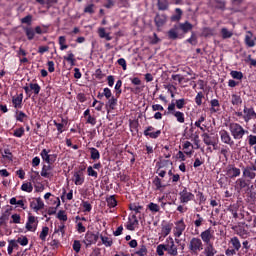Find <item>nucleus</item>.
I'll return each instance as SVG.
<instances>
[{
	"label": "nucleus",
	"instance_id": "6ab92c4d",
	"mask_svg": "<svg viewBox=\"0 0 256 256\" xmlns=\"http://www.w3.org/2000/svg\"><path fill=\"white\" fill-rule=\"evenodd\" d=\"M152 183L155 187V191H163V189L167 187V185H163V183L161 182V178H159V176H156L153 179Z\"/></svg>",
	"mask_w": 256,
	"mask_h": 256
},
{
	"label": "nucleus",
	"instance_id": "393cba45",
	"mask_svg": "<svg viewBox=\"0 0 256 256\" xmlns=\"http://www.w3.org/2000/svg\"><path fill=\"white\" fill-rule=\"evenodd\" d=\"M245 43L247 47H255V41L253 40V33L248 31L245 36Z\"/></svg>",
	"mask_w": 256,
	"mask_h": 256
},
{
	"label": "nucleus",
	"instance_id": "bb28decb",
	"mask_svg": "<svg viewBox=\"0 0 256 256\" xmlns=\"http://www.w3.org/2000/svg\"><path fill=\"white\" fill-rule=\"evenodd\" d=\"M90 151V159L92 161H98V159H101V154L99 153V150L97 148H89Z\"/></svg>",
	"mask_w": 256,
	"mask_h": 256
},
{
	"label": "nucleus",
	"instance_id": "0e129e2a",
	"mask_svg": "<svg viewBox=\"0 0 256 256\" xmlns=\"http://www.w3.org/2000/svg\"><path fill=\"white\" fill-rule=\"evenodd\" d=\"M82 207H83L84 211H86V213L91 212V209H93V207L91 206V203H89L87 201L82 202Z\"/></svg>",
	"mask_w": 256,
	"mask_h": 256
},
{
	"label": "nucleus",
	"instance_id": "37998d69",
	"mask_svg": "<svg viewBox=\"0 0 256 256\" xmlns=\"http://www.w3.org/2000/svg\"><path fill=\"white\" fill-rule=\"evenodd\" d=\"M29 88L30 91H33L36 95H39V93L41 92V86H39V84L37 83H30Z\"/></svg>",
	"mask_w": 256,
	"mask_h": 256
},
{
	"label": "nucleus",
	"instance_id": "c9c22d12",
	"mask_svg": "<svg viewBox=\"0 0 256 256\" xmlns=\"http://www.w3.org/2000/svg\"><path fill=\"white\" fill-rule=\"evenodd\" d=\"M47 235H49V227L44 226L40 232L39 239H41V241H47Z\"/></svg>",
	"mask_w": 256,
	"mask_h": 256
},
{
	"label": "nucleus",
	"instance_id": "f3484780",
	"mask_svg": "<svg viewBox=\"0 0 256 256\" xmlns=\"http://www.w3.org/2000/svg\"><path fill=\"white\" fill-rule=\"evenodd\" d=\"M31 209H34V211H41L45 207V203H43V200L41 198H37L36 202L32 201L30 203Z\"/></svg>",
	"mask_w": 256,
	"mask_h": 256
},
{
	"label": "nucleus",
	"instance_id": "e433bc0d",
	"mask_svg": "<svg viewBox=\"0 0 256 256\" xmlns=\"http://www.w3.org/2000/svg\"><path fill=\"white\" fill-rule=\"evenodd\" d=\"M222 39H231L233 37V32L229 31L227 28L221 29Z\"/></svg>",
	"mask_w": 256,
	"mask_h": 256
},
{
	"label": "nucleus",
	"instance_id": "a878e982",
	"mask_svg": "<svg viewBox=\"0 0 256 256\" xmlns=\"http://www.w3.org/2000/svg\"><path fill=\"white\" fill-rule=\"evenodd\" d=\"M101 241H102V245L106 246V247H112L113 246V239L109 236H103V234L99 235Z\"/></svg>",
	"mask_w": 256,
	"mask_h": 256
},
{
	"label": "nucleus",
	"instance_id": "8fccbe9b",
	"mask_svg": "<svg viewBox=\"0 0 256 256\" xmlns=\"http://www.w3.org/2000/svg\"><path fill=\"white\" fill-rule=\"evenodd\" d=\"M213 29L209 28V27H205L202 30V37H213Z\"/></svg>",
	"mask_w": 256,
	"mask_h": 256
},
{
	"label": "nucleus",
	"instance_id": "b1692460",
	"mask_svg": "<svg viewBox=\"0 0 256 256\" xmlns=\"http://www.w3.org/2000/svg\"><path fill=\"white\" fill-rule=\"evenodd\" d=\"M12 103L15 109H21L23 103V94H19L17 97L12 99Z\"/></svg>",
	"mask_w": 256,
	"mask_h": 256
},
{
	"label": "nucleus",
	"instance_id": "412c9836",
	"mask_svg": "<svg viewBox=\"0 0 256 256\" xmlns=\"http://www.w3.org/2000/svg\"><path fill=\"white\" fill-rule=\"evenodd\" d=\"M158 11H169V0H157Z\"/></svg>",
	"mask_w": 256,
	"mask_h": 256
},
{
	"label": "nucleus",
	"instance_id": "680f3d73",
	"mask_svg": "<svg viewBox=\"0 0 256 256\" xmlns=\"http://www.w3.org/2000/svg\"><path fill=\"white\" fill-rule=\"evenodd\" d=\"M57 219H59V221H67V214H65V210H60L58 212Z\"/></svg>",
	"mask_w": 256,
	"mask_h": 256
},
{
	"label": "nucleus",
	"instance_id": "2f4dec72",
	"mask_svg": "<svg viewBox=\"0 0 256 256\" xmlns=\"http://www.w3.org/2000/svg\"><path fill=\"white\" fill-rule=\"evenodd\" d=\"M215 9H219L220 11H225L227 2L225 0H214Z\"/></svg>",
	"mask_w": 256,
	"mask_h": 256
},
{
	"label": "nucleus",
	"instance_id": "f03ea898",
	"mask_svg": "<svg viewBox=\"0 0 256 256\" xmlns=\"http://www.w3.org/2000/svg\"><path fill=\"white\" fill-rule=\"evenodd\" d=\"M229 131L235 141H241V139L245 137L246 133H249V131L245 130V128H243L239 123H230Z\"/></svg>",
	"mask_w": 256,
	"mask_h": 256
},
{
	"label": "nucleus",
	"instance_id": "423d86ee",
	"mask_svg": "<svg viewBox=\"0 0 256 256\" xmlns=\"http://www.w3.org/2000/svg\"><path fill=\"white\" fill-rule=\"evenodd\" d=\"M154 23L157 31H161V27H165V25H167L166 14H160L159 12H157L154 17Z\"/></svg>",
	"mask_w": 256,
	"mask_h": 256
},
{
	"label": "nucleus",
	"instance_id": "39448f33",
	"mask_svg": "<svg viewBox=\"0 0 256 256\" xmlns=\"http://www.w3.org/2000/svg\"><path fill=\"white\" fill-rule=\"evenodd\" d=\"M97 241H99V232L95 234L93 232L88 231L85 235V239L83 240V243L84 245H86V247H91V245H95Z\"/></svg>",
	"mask_w": 256,
	"mask_h": 256
},
{
	"label": "nucleus",
	"instance_id": "72a5a7b5",
	"mask_svg": "<svg viewBox=\"0 0 256 256\" xmlns=\"http://www.w3.org/2000/svg\"><path fill=\"white\" fill-rule=\"evenodd\" d=\"M19 248V244H17L16 240H10L8 245V255L13 254V249Z\"/></svg>",
	"mask_w": 256,
	"mask_h": 256
},
{
	"label": "nucleus",
	"instance_id": "9d476101",
	"mask_svg": "<svg viewBox=\"0 0 256 256\" xmlns=\"http://www.w3.org/2000/svg\"><path fill=\"white\" fill-rule=\"evenodd\" d=\"M226 175L230 179H234V177H239L241 175V169L235 167V165H228L226 168Z\"/></svg>",
	"mask_w": 256,
	"mask_h": 256
},
{
	"label": "nucleus",
	"instance_id": "7c9ffc66",
	"mask_svg": "<svg viewBox=\"0 0 256 256\" xmlns=\"http://www.w3.org/2000/svg\"><path fill=\"white\" fill-rule=\"evenodd\" d=\"M232 229L234 231H237L238 235H240L241 237H245V235H247V230H245V228H243V226L241 225H234L232 226Z\"/></svg>",
	"mask_w": 256,
	"mask_h": 256
},
{
	"label": "nucleus",
	"instance_id": "a19ab883",
	"mask_svg": "<svg viewBox=\"0 0 256 256\" xmlns=\"http://www.w3.org/2000/svg\"><path fill=\"white\" fill-rule=\"evenodd\" d=\"M106 203L108 207H117V199H115V195H112L106 199Z\"/></svg>",
	"mask_w": 256,
	"mask_h": 256
},
{
	"label": "nucleus",
	"instance_id": "a211bd4d",
	"mask_svg": "<svg viewBox=\"0 0 256 256\" xmlns=\"http://www.w3.org/2000/svg\"><path fill=\"white\" fill-rule=\"evenodd\" d=\"M213 238V234H211V230L207 229L204 232L201 233V239L202 241H204V243L206 245H210L211 243V239Z\"/></svg>",
	"mask_w": 256,
	"mask_h": 256
},
{
	"label": "nucleus",
	"instance_id": "603ef678",
	"mask_svg": "<svg viewBox=\"0 0 256 256\" xmlns=\"http://www.w3.org/2000/svg\"><path fill=\"white\" fill-rule=\"evenodd\" d=\"M94 169L95 168H93V166H89L87 168V173L89 177H94V179H97V177H99V174Z\"/></svg>",
	"mask_w": 256,
	"mask_h": 256
},
{
	"label": "nucleus",
	"instance_id": "3c124183",
	"mask_svg": "<svg viewBox=\"0 0 256 256\" xmlns=\"http://www.w3.org/2000/svg\"><path fill=\"white\" fill-rule=\"evenodd\" d=\"M236 185L238 187V189H245V187H247L249 184H247V181H245V179L240 178L236 181Z\"/></svg>",
	"mask_w": 256,
	"mask_h": 256
},
{
	"label": "nucleus",
	"instance_id": "c85d7f7f",
	"mask_svg": "<svg viewBox=\"0 0 256 256\" xmlns=\"http://www.w3.org/2000/svg\"><path fill=\"white\" fill-rule=\"evenodd\" d=\"M232 105L235 107H239L243 103V99H241V96L237 94H232V100H231Z\"/></svg>",
	"mask_w": 256,
	"mask_h": 256
},
{
	"label": "nucleus",
	"instance_id": "58836bf2",
	"mask_svg": "<svg viewBox=\"0 0 256 256\" xmlns=\"http://www.w3.org/2000/svg\"><path fill=\"white\" fill-rule=\"evenodd\" d=\"M15 241L17 244L19 243V245H22V247H26V245H29V239L27 238V236L18 237Z\"/></svg>",
	"mask_w": 256,
	"mask_h": 256
},
{
	"label": "nucleus",
	"instance_id": "4be33fe9",
	"mask_svg": "<svg viewBox=\"0 0 256 256\" xmlns=\"http://www.w3.org/2000/svg\"><path fill=\"white\" fill-rule=\"evenodd\" d=\"M23 29L28 41H33L35 39V30L32 27H24Z\"/></svg>",
	"mask_w": 256,
	"mask_h": 256
},
{
	"label": "nucleus",
	"instance_id": "4c0bfd02",
	"mask_svg": "<svg viewBox=\"0 0 256 256\" xmlns=\"http://www.w3.org/2000/svg\"><path fill=\"white\" fill-rule=\"evenodd\" d=\"M64 60L68 61L72 67L75 65V54L73 52H69L68 56H64Z\"/></svg>",
	"mask_w": 256,
	"mask_h": 256
},
{
	"label": "nucleus",
	"instance_id": "09e8293b",
	"mask_svg": "<svg viewBox=\"0 0 256 256\" xmlns=\"http://www.w3.org/2000/svg\"><path fill=\"white\" fill-rule=\"evenodd\" d=\"M21 190L26 191V193H31L33 191V184H31V182L22 184Z\"/></svg>",
	"mask_w": 256,
	"mask_h": 256
},
{
	"label": "nucleus",
	"instance_id": "dca6fc26",
	"mask_svg": "<svg viewBox=\"0 0 256 256\" xmlns=\"http://www.w3.org/2000/svg\"><path fill=\"white\" fill-rule=\"evenodd\" d=\"M168 239L170 241V244L166 245L167 246L166 251L169 253V255L177 256L178 252H177V246H175V241L171 237H169Z\"/></svg>",
	"mask_w": 256,
	"mask_h": 256
},
{
	"label": "nucleus",
	"instance_id": "6e6d98bb",
	"mask_svg": "<svg viewBox=\"0 0 256 256\" xmlns=\"http://www.w3.org/2000/svg\"><path fill=\"white\" fill-rule=\"evenodd\" d=\"M84 13H89L90 15H93L95 13V4H88L84 8Z\"/></svg>",
	"mask_w": 256,
	"mask_h": 256
},
{
	"label": "nucleus",
	"instance_id": "338daca9",
	"mask_svg": "<svg viewBox=\"0 0 256 256\" xmlns=\"http://www.w3.org/2000/svg\"><path fill=\"white\" fill-rule=\"evenodd\" d=\"M175 105L177 109H183V107H185V99L182 98V99L176 100Z\"/></svg>",
	"mask_w": 256,
	"mask_h": 256
},
{
	"label": "nucleus",
	"instance_id": "4d7b16f0",
	"mask_svg": "<svg viewBox=\"0 0 256 256\" xmlns=\"http://www.w3.org/2000/svg\"><path fill=\"white\" fill-rule=\"evenodd\" d=\"M4 159H8V161H13V153H11V150L5 149L4 154L2 155Z\"/></svg>",
	"mask_w": 256,
	"mask_h": 256
},
{
	"label": "nucleus",
	"instance_id": "0eeeda50",
	"mask_svg": "<svg viewBox=\"0 0 256 256\" xmlns=\"http://www.w3.org/2000/svg\"><path fill=\"white\" fill-rule=\"evenodd\" d=\"M220 139L224 145H229V147H233L235 145V141L231 138V134L225 129L219 131Z\"/></svg>",
	"mask_w": 256,
	"mask_h": 256
},
{
	"label": "nucleus",
	"instance_id": "6e6552de",
	"mask_svg": "<svg viewBox=\"0 0 256 256\" xmlns=\"http://www.w3.org/2000/svg\"><path fill=\"white\" fill-rule=\"evenodd\" d=\"M179 196L180 203H188L189 201H193V199H195V195L187 191L186 187H184L183 190L179 193Z\"/></svg>",
	"mask_w": 256,
	"mask_h": 256
},
{
	"label": "nucleus",
	"instance_id": "774afa93",
	"mask_svg": "<svg viewBox=\"0 0 256 256\" xmlns=\"http://www.w3.org/2000/svg\"><path fill=\"white\" fill-rule=\"evenodd\" d=\"M248 143L250 147H253V145L256 146V136L255 135L248 136Z\"/></svg>",
	"mask_w": 256,
	"mask_h": 256
},
{
	"label": "nucleus",
	"instance_id": "bf43d9fd",
	"mask_svg": "<svg viewBox=\"0 0 256 256\" xmlns=\"http://www.w3.org/2000/svg\"><path fill=\"white\" fill-rule=\"evenodd\" d=\"M194 225H201L203 223V217L200 214H196L193 216Z\"/></svg>",
	"mask_w": 256,
	"mask_h": 256
},
{
	"label": "nucleus",
	"instance_id": "473e14b6",
	"mask_svg": "<svg viewBox=\"0 0 256 256\" xmlns=\"http://www.w3.org/2000/svg\"><path fill=\"white\" fill-rule=\"evenodd\" d=\"M183 231H185V225H177L173 230L174 236L180 237L183 235Z\"/></svg>",
	"mask_w": 256,
	"mask_h": 256
},
{
	"label": "nucleus",
	"instance_id": "c03bdc74",
	"mask_svg": "<svg viewBox=\"0 0 256 256\" xmlns=\"http://www.w3.org/2000/svg\"><path fill=\"white\" fill-rule=\"evenodd\" d=\"M21 23L23 25H29L31 26L33 23V15L28 14L27 16H25L24 18L21 19Z\"/></svg>",
	"mask_w": 256,
	"mask_h": 256
},
{
	"label": "nucleus",
	"instance_id": "49530a36",
	"mask_svg": "<svg viewBox=\"0 0 256 256\" xmlns=\"http://www.w3.org/2000/svg\"><path fill=\"white\" fill-rule=\"evenodd\" d=\"M164 251H167V245L165 244H159L156 248V253L157 255L159 256H163L165 255V252Z\"/></svg>",
	"mask_w": 256,
	"mask_h": 256
},
{
	"label": "nucleus",
	"instance_id": "aec40b11",
	"mask_svg": "<svg viewBox=\"0 0 256 256\" xmlns=\"http://www.w3.org/2000/svg\"><path fill=\"white\" fill-rule=\"evenodd\" d=\"M210 105H211V108H210L211 113H219V111H221V104L217 99H212L210 101Z\"/></svg>",
	"mask_w": 256,
	"mask_h": 256
},
{
	"label": "nucleus",
	"instance_id": "f257e3e1",
	"mask_svg": "<svg viewBox=\"0 0 256 256\" xmlns=\"http://www.w3.org/2000/svg\"><path fill=\"white\" fill-rule=\"evenodd\" d=\"M40 157H42V161L47 163L48 165H44L41 171V177H45L49 179V177H53V174L49 171H53V163L57 161V154H51V149H43L40 153Z\"/></svg>",
	"mask_w": 256,
	"mask_h": 256
},
{
	"label": "nucleus",
	"instance_id": "1a4fd4ad",
	"mask_svg": "<svg viewBox=\"0 0 256 256\" xmlns=\"http://www.w3.org/2000/svg\"><path fill=\"white\" fill-rule=\"evenodd\" d=\"M178 30L179 28L177 27V25H174L173 28H171L167 32V37L168 39H170V41H177V39H183L184 35L179 34V32H177Z\"/></svg>",
	"mask_w": 256,
	"mask_h": 256
},
{
	"label": "nucleus",
	"instance_id": "cd10ccee",
	"mask_svg": "<svg viewBox=\"0 0 256 256\" xmlns=\"http://www.w3.org/2000/svg\"><path fill=\"white\" fill-rule=\"evenodd\" d=\"M204 253L206 256H215V253H217V250H215V247H213L212 244H206V247L204 249Z\"/></svg>",
	"mask_w": 256,
	"mask_h": 256
},
{
	"label": "nucleus",
	"instance_id": "f704fd0d",
	"mask_svg": "<svg viewBox=\"0 0 256 256\" xmlns=\"http://www.w3.org/2000/svg\"><path fill=\"white\" fill-rule=\"evenodd\" d=\"M230 243L232 244V247L236 251H239V249H241V242L239 241V238H237V237L231 238Z\"/></svg>",
	"mask_w": 256,
	"mask_h": 256
},
{
	"label": "nucleus",
	"instance_id": "052dcab7",
	"mask_svg": "<svg viewBox=\"0 0 256 256\" xmlns=\"http://www.w3.org/2000/svg\"><path fill=\"white\" fill-rule=\"evenodd\" d=\"M106 97V99H111L113 97V93H111V89L104 88L103 93L101 94V97Z\"/></svg>",
	"mask_w": 256,
	"mask_h": 256
},
{
	"label": "nucleus",
	"instance_id": "79ce46f5",
	"mask_svg": "<svg viewBox=\"0 0 256 256\" xmlns=\"http://www.w3.org/2000/svg\"><path fill=\"white\" fill-rule=\"evenodd\" d=\"M202 137H203V142L205 143V145L215 146V142H213V140L211 139V136L208 133L202 134Z\"/></svg>",
	"mask_w": 256,
	"mask_h": 256
},
{
	"label": "nucleus",
	"instance_id": "864d4df0",
	"mask_svg": "<svg viewBox=\"0 0 256 256\" xmlns=\"http://www.w3.org/2000/svg\"><path fill=\"white\" fill-rule=\"evenodd\" d=\"M186 43H190V45H197V34L192 32L191 37L186 40Z\"/></svg>",
	"mask_w": 256,
	"mask_h": 256
},
{
	"label": "nucleus",
	"instance_id": "20e7f679",
	"mask_svg": "<svg viewBox=\"0 0 256 256\" xmlns=\"http://www.w3.org/2000/svg\"><path fill=\"white\" fill-rule=\"evenodd\" d=\"M188 249L192 255H199L203 251V242L199 238H192Z\"/></svg>",
	"mask_w": 256,
	"mask_h": 256
},
{
	"label": "nucleus",
	"instance_id": "4468645a",
	"mask_svg": "<svg viewBox=\"0 0 256 256\" xmlns=\"http://www.w3.org/2000/svg\"><path fill=\"white\" fill-rule=\"evenodd\" d=\"M73 181L75 185H83V183H85V176L83 174V170L74 172Z\"/></svg>",
	"mask_w": 256,
	"mask_h": 256
},
{
	"label": "nucleus",
	"instance_id": "9b49d317",
	"mask_svg": "<svg viewBox=\"0 0 256 256\" xmlns=\"http://www.w3.org/2000/svg\"><path fill=\"white\" fill-rule=\"evenodd\" d=\"M243 119H244L245 123H249V121H251V119H256L255 109L247 108V106H245Z\"/></svg>",
	"mask_w": 256,
	"mask_h": 256
},
{
	"label": "nucleus",
	"instance_id": "f8f14e48",
	"mask_svg": "<svg viewBox=\"0 0 256 256\" xmlns=\"http://www.w3.org/2000/svg\"><path fill=\"white\" fill-rule=\"evenodd\" d=\"M151 131H155V128L153 126H148L144 130L145 137H150V139H157L161 135V130H157L156 132Z\"/></svg>",
	"mask_w": 256,
	"mask_h": 256
},
{
	"label": "nucleus",
	"instance_id": "ddd939ff",
	"mask_svg": "<svg viewBox=\"0 0 256 256\" xmlns=\"http://www.w3.org/2000/svg\"><path fill=\"white\" fill-rule=\"evenodd\" d=\"M177 27H178V30L182 31L183 35H187L189 31H193V24H191L189 21H185L184 23H179Z\"/></svg>",
	"mask_w": 256,
	"mask_h": 256
},
{
	"label": "nucleus",
	"instance_id": "2eb2a0df",
	"mask_svg": "<svg viewBox=\"0 0 256 256\" xmlns=\"http://www.w3.org/2000/svg\"><path fill=\"white\" fill-rule=\"evenodd\" d=\"M108 113L110 111H115V108L117 107V97L112 96L111 98L108 99L105 105Z\"/></svg>",
	"mask_w": 256,
	"mask_h": 256
},
{
	"label": "nucleus",
	"instance_id": "13d9d810",
	"mask_svg": "<svg viewBox=\"0 0 256 256\" xmlns=\"http://www.w3.org/2000/svg\"><path fill=\"white\" fill-rule=\"evenodd\" d=\"M72 248L75 253H79V251H81V242L79 240H74Z\"/></svg>",
	"mask_w": 256,
	"mask_h": 256
},
{
	"label": "nucleus",
	"instance_id": "5fc2aeb1",
	"mask_svg": "<svg viewBox=\"0 0 256 256\" xmlns=\"http://www.w3.org/2000/svg\"><path fill=\"white\" fill-rule=\"evenodd\" d=\"M135 255H137V256H145V255H147V246L142 245V246L139 248V250H137V251L135 252Z\"/></svg>",
	"mask_w": 256,
	"mask_h": 256
},
{
	"label": "nucleus",
	"instance_id": "de8ad7c7",
	"mask_svg": "<svg viewBox=\"0 0 256 256\" xmlns=\"http://www.w3.org/2000/svg\"><path fill=\"white\" fill-rule=\"evenodd\" d=\"M205 95H203V92H198L196 97H195V103L198 105V107H201L203 105V98Z\"/></svg>",
	"mask_w": 256,
	"mask_h": 256
},
{
	"label": "nucleus",
	"instance_id": "ea45409f",
	"mask_svg": "<svg viewBox=\"0 0 256 256\" xmlns=\"http://www.w3.org/2000/svg\"><path fill=\"white\" fill-rule=\"evenodd\" d=\"M243 175L244 177H248L249 179H255L256 177V173L255 172H252L248 166L246 168H244L243 170Z\"/></svg>",
	"mask_w": 256,
	"mask_h": 256
},
{
	"label": "nucleus",
	"instance_id": "5701e85b",
	"mask_svg": "<svg viewBox=\"0 0 256 256\" xmlns=\"http://www.w3.org/2000/svg\"><path fill=\"white\" fill-rule=\"evenodd\" d=\"M175 13H176L175 15H172L170 17V20L173 23L181 21V17H183V10H181V8H176Z\"/></svg>",
	"mask_w": 256,
	"mask_h": 256
},
{
	"label": "nucleus",
	"instance_id": "a18cd8bd",
	"mask_svg": "<svg viewBox=\"0 0 256 256\" xmlns=\"http://www.w3.org/2000/svg\"><path fill=\"white\" fill-rule=\"evenodd\" d=\"M230 75L232 78L237 79L238 81H241V79H243V72L241 71L232 70L230 72Z\"/></svg>",
	"mask_w": 256,
	"mask_h": 256
},
{
	"label": "nucleus",
	"instance_id": "7ed1b4c3",
	"mask_svg": "<svg viewBox=\"0 0 256 256\" xmlns=\"http://www.w3.org/2000/svg\"><path fill=\"white\" fill-rule=\"evenodd\" d=\"M130 211H134V214H132L129 217V225H139V220H137V215L141 214V211H143V206L139 205V203H131L129 205Z\"/></svg>",
	"mask_w": 256,
	"mask_h": 256
},
{
	"label": "nucleus",
	"instance_id": "c756f323",
	"mask_svg": "<svg viewBox=\"0 0 256 256\" xmlns=\"http://www.w3.org/2000/svg\"><path fill=\"white\" fill-rule=\"evenodd\" d=\"M178 123H185V114L181 111L172 112Z\"/></svg>",
	"mask_w": 256,
	"mask_h": 256
},
{
	"label": "nucleus",
	"instance_id": "69168bd1",
	"mask_svg": "<svg viewBox=\"0 0 256 256\" xmlns=\"http://www.w3.org/2000/svg\"><path fill=\"white\" fill-rule=\"evenodd\" d=\"M25 135V128L21 127L14 131V137H23Z\"/></svg>",
	"mask_w": 256,
	"mask_h": 256
},
{
	"label": "nucleus",
	"instance_id": "e2e57ef3",
	"mask_svg": "<svg viewBox=\"0 0 256 256\" xmlns=\"http://www.w3.org/2000/svg\"><path fill=\"white\" fill-rule=\"evenodd\" d=\"M148 209H150V211H152V213H159V206L156 203L151 202L148 205Z\"/></svg>",
	"mask_w": 256,
	"mask_h": 256
}]
</instances>
